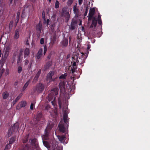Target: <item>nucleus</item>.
<instances>
[{
	"mask_svg": "<svg viewBox=\"0 0 150 150\" xmlns=\"http://www.w3.org/2000/svg\"><path fill=\"white\" fill-rule=\"evenodd\" d=\"M63 115L64 123L60 122L58 127L60 132L65 133L67 131V132L68 133L69 123L67 122L69 121V118L68 119V115L66 110L64 112Z\"/></svg>",
	"mask_w": 150,
	"mask_h": 150,
	"instance_id": "1",
	"label": "nucleus"
},
{
	"mask_svg": "<svg viewBox=\"0 0 150 150\" xmlns=\"http://www.w3.org/2000/svg\"><path fill=\"white\" fill-rule=\"evenodd\" d=\"M95 12V9L94 8H93L90 9L88 19L89 20H91L92 18V23L90 26V28H93V27H96L97 24V20L96 18L93 17Z\"/></svg>",
	"mask_w": 150,
	"mask_h": 150,
	"instance_id": "2",
	"label": "nucleus"
},
{
	"mask_svg": "<svg viewBox=\"0 0 150 150\" xmlns=\"http://www.w3.org/2000/svg\"><path fill=\"white\" fill-rule=\"evenodd\" d=\"M53 127V124L52 123H50L47 125L45 130L44 134L42 136L43 139L47 140L49 137V134L51 129Z\"/></svg>",
	"mask_w": 150,
	"mask_h": 150,
	"instance_id": "3",
	"label": "nucleus"
},
{
	"mask_svg": "<svg viewBox=\"0 0 150 150\" xmlns=\"http://www.w3.org/2000/svg\"><path fill=\"white\" fill-rule=\"evenodd\" d=\"M19 123L17 122L14 124L12 127L10 128L8 131V137H10L12 134L17 132L19 128Z\"/></svg>",
	"mask_w": 150,
	"mask_h": 150,
	"instance_id": "4",
	"label": "nucleus"
},
{
	"mask_svg": "<svg viewBox=\"0 0 150 150\" xmlns=\"http://www.w3.org/2000/svg\"><path fill=\"white\" fill-rule=\"evenodd\" d=\"M77 26V21L76 18H74L71 19V24L69 25L70 31L74 30Z\"/></svg>",
	"mask_w": 150,
	"mask_h": 150,
	"instance_id": "5",
	"label": "nucleus"
},
{
	"mask_svg": "<svg viewBox=\"0 0 150 150\" xmlns=\"http://www.w3.org/2000/svg\"><path fill=\"white\" fill-rule=\"evenodd\" d=\"M62 16L65 18L66 22H68L70 18V15L69 11L67 9L63 8L62 11Z\"/></svg>",
	"mask_w": 150,
	"mask_h": 150,
	"instance_id": "6",
	"label": "nucleus"
},
{
	"mask_svg": "<svg viewBox=\"0 0 150 150\" xmlns=\"http://www.w3.org/2000/svg\"><path fill=\"white\" fill-rule=\"evenodd\" d=\"M45 88L44 85L42 83H39L36 86V90L37 92L39 93H42Z\"/></svg>",
	"mask_w": 150,
	"mask_h": 150,
	"instance_id": "7",
	"label": "nucleus"
},
{
	"mask_svg": "<svg viewBox=\"0 0 150 150\" xmlns=\"http://www.w3.org/2000/svg\"><path fill=\"white\" fill-rule=\"evenodd\" d=\"M42 24L40 22H39V23L36 26V30L37 31V35L39 36H40L41 30H42Z\"/></svg>",
	"mask_w": 150,
	"mask_h": 150,
	"instance_id": "8",
	"label": "nucleus"
},
{
	"mask_svg": "<svg viewBox=\"0 0 150 150\" xmlns=\"http://www.w3.org/2000/svg\"><path fill=\"white\" fill-rule=\"evenodd\" d=\"M68 40L67 38H64L60 43V47L63 48L67 47L68 45Z\"/></svg>",
	"mask_w": 150,
	"mask_h": 150,
	"instance_id": "9",
	"label": "nucleus"
},
{
	"mask_svg": "<svg viewBox=\"0 0 150 150\" xmlns=\"http://www.w3.org/2000/svg\"><path fill=\"white\" fill-rule=\"evenodd\" d=\"M54 72L52 71L49 72L47 74V80L50 81H54V80L52 79V76L54 75Z\"/></svg>",
	"mask_w": 150,
	"mask_h": 150,
	"instance_id": "10",
	"label": "nucleus"
},
{
	"mask_svg": "<svg viewBox=\"0 0 150 150\" xmlns=\"http://www.w3.org/2000/svg\"><path fill=\"white\" fill-rule=\"evenodd\" d=\"M11 50V48L9 46H8L6 48V49L3 53V55H4V58L5 59H6L8 56L9 51Z\"/></svg>",
	"mask_w": 150,
	"mask_h": 150,
	"instance_id": "11",
	"label": "nucleus"
},
{
	"mask_svg": "<svg viewBox=\"0 0 150 150\" xmlns=\"http://www.w3.org/2000/svg\"><path fill=\"white\" fill-rule=\"evenodd\" d=\"M27 103L25 101H23L19 103L16 106V109L17 110H19L22 107H25L26 106Z\"/></svg>",
	"mask_w": 150,
	"mask_h": 150,
	"instance_id": "12",
	"label": "nucleus"
},
{
	"mask_svg": "<svg viewBox=\"0 0 150 150\" xmlns=\"http://www.w3.org/2000/svg\"><path fill=\"white\" fill-rule=\"evenodd\" d=\"M31 143L33 146L35 147V149L38 150L39 149V145L37 142V139H34L32 140H31Z\"/></svg>",
	"mask_w": 150,
	"mask_h": 150,
	"instance_id": "13",
	"label": "nucleus"
},
{
	"mask_svg": "<svg viewBox=\"0 0 150 150\" xmlns=\"http://www.w3.org/2000/svg\"><path fill=\"white\" fill-rule=\"evenodd\" d=\"M43 49L42 48H40L37 53L36 58L38 59H39L42 57V56Z\"/></svg>",
	"mask_w": 150,
	"mask_h": 150,
	"instance_id": "14",
	"label": "nucleus"
},
{
	"mask_svg": "<svg viewBox=\"0 0 150 150\" xmlns=\"http://www.w3.org/2000/svg\"><path fill=\"white\" fill-rule=\"evenodd\" d=\"M30 146L27 144L24 146H22L18 149V150H30Z\"/></svg>",
	"mask_w": 150,
	"mask_h": 150,
	"instance_id": "15",
	"label": "nucleus"
},
{
	"mask_svg": "<svg viewBox=\"0 0 150 150\" xmlns=\"http://www.w3.org/2000/svg\"><path fill=\"white\" fill-rule=\"evenodd\" d=\"M73 11L74 14H75V16L78 17L80 15L79 14V9L77 8V6L76 5H74L73 7Z\"/></svg>",
	"mask_w": 150,
	"mask_h": 150,
	"instance_id": "16",
	"label": "nucleus"
},
{
	"mask_svg": "<svg viewBox=\"0 0 150 150\" xmlns=\"http://www.w3.org/2000/svg\"><path fill=\"white\" fill-rule=\"evenodd\" d=\"M57 137L58 139L61 143H64L66 138L64 135H58Z\"/></svg>",
	"mask_w": 150,
	"mask_h": 150,
	"instance_id": "17",
	"label": "nucleus"
},
{
	"mask_svg": "<svg viewBox=\"0 0 150 150\" xmlns=\"http://www.w3.org/2000/svg\"><path fill=\"white\" fill-rule=\"evenodd\" d=\"M20 32V30L19 29H16L15 31V34L14 35V38L15 40L18 39L19 36L20 34L19 32Z\"/></svg>",
	"mask_w": 150,
	"mask_h": 150,
	"instance_id": "18",
	"label": "nucleus"
},
{
	"mask_svg": "<svg viewBox=\"0 0 150 150\" xmlns=\"http://www.w3.org/2000/svg\"><path fill=\"white\" fill-rule=\"evenodd\" d=\"M30 53V50L28 48H26L24 52V57L25 58L29 57Z\"/></svg>",
	"mask_w": 150,
	"mask_h": 150,
	"instance_id": "19",
	"label": "nucleus"
},
{
	"mask_svg": "<svg viewBox=\"0 0 150 150\" xmlns=\"http://www.w3.org/2000/svg\"><path fill=\"white\" fill-rule=\"evenodd\" d=\"M48 99L49 101H52V100H54V94L52 91L51 92L48 94Z\"/></svg>",
	"mask_w": 150,
	"mask_h": 150,
	"instance_id": "20",
	"label": "nucleus"
},
{
	"mask_svg": "<svg viewBox=\"0 0 150 150\" xmlns=\"http://www.w3.org/2000/svg\"><path fill=\"white\" fill-rule=\"evenodd\" d=\"M52 91L54 94V99H55L56 97H57V95L58 94L59 90L57 88H54L52 89Z\"/></svg>",
	"mask_w": 150,
	"mask_h": 150,
	"instance_id": "21",
	"label": "nucleus"
},
{
	"mask_svg": "<svg viewBox=\"0 0 150 150\" xmlns=\"http://www.w3.org/2000/svg\"><path fill=\"white\" fill-rule=\"evenodd\" d=\"M23 95V94L22 93H20L19 95L18 96L16 99L13 101L12 103V105L13 106L18 101V100L21 98Z\"/></svg>",
	"mask_w": 150,
	"mask_h": 150,
	"instance_id": "22",
	"label": "nucleus"
},
{
	"mask_svg": "<svg viewBox=\"0 0 150 150\" xmlns=\"http://www.w3.org/2000/svg\"><path fill=\"white\" fill-rule=\"evenodd\" d=\"M30 82V80L29 79L25 83L22 89L21 90V92H23L25 90L27 86L29 85Z\"/></svg>",
	"mask_w": 150,
	"mask_h": 150,
	"instance_id": "23",
	"label": "nucleus"
},
{
	"mask_svg": "<svg viewBox=\"0 0 150 150\" xmlns=\"http://www.w3.org/2000/svg\"><path fill=\"white\" fill-rule=\"evenodd\" d=\"M41 74V70L40 69L39 70L38 72H37V74L35 76L33 80L35 81H36L38 80V79Z\"/></svg>",
	"mask_w": 150,
	"mask_h": 150,
	"instance_id": "24",
	"label": "nucleus"
},
{
	"mask_svg": "<svg viewBox=\"0 0 150 150\" xmlns=\"http://www.w3.org/2000/svg\"><path fill=\"white\" fill-rule=\"evenodd\" d=\"M42 117V115L40 112H39L38 113L36 117V120L38 121H39L40 120L41 118Z\"/></svg>",
	"mask_w": 150,
	"mask_h": 150,
	"instance_id": "25",
	"label": "nucleus"
},
{
	"mask_svg": "<svg viewBox=\"0 0 150 150\" xmlns=\"http://www.w3.org/2000/svg\"><path fill=\"white\" fill-rule=\"evenodd\" d=\"M9 93L7 92H4L3 93L2 97L4 99H6L9 96Z\"/></svg>",
	"mask_w": 150,
	"mask_h": 150,
	"instance_id": "26",
	"label": "nucleus"
},
{
	"mask_svg": "<svg viewBox=\"0 0 150 150\" xmlns=\"http://www.w3.org/2000/svg\"><path fill=\"white\" fill-rule=\"evenodd\" d=\"M29 137V134H27L25 136L23 139V143H26L28 141Z\"/></svg>",
	"mask_w": 150,
	"mask_h": 150,
	"instance_id": "27",
	"label": "nucleus"
},
{
	"mask_svg": "<svg viewBox=\"0 0 150 150\" xmlns=\"http://www.w3.org/2000/svg\"><path fill=\"white\" fill-rule=\"evenodd\" d=\"M52 62L51 61H49L46 64L45 66L46 69H48L51 66H52Z\"/></svg>",
	"mask_w": 150,
	"mask_h": 150,
	"instance_id": "28",
	"label": "nucleus"
},
{
	"mask_svg": "<svg viewBox=\"0 0 150 150\" xmlns=\"http://www.w3.org/2000/svg\"><path fill=\"white\" fill-rule=\"evenodd\" d=\"M81 59H82V61L81 62V63H79L80 64H81L82 63H83L85 62V60L86 59L85 58V55L83 53H81Z\"/></svg>",
	"mask_w": 150,
	"mask_h": 150,
	"instance_id": "29",
	"label": "nucleus"
},
{
	"mask_svg": "<svg viewBox=\"0 0 150 150\" xmlns=\"http://www.w3.org/2000/svg\"><path fill=\"white\" fill-rule=\"evenodd\" d=\"M68 74L67 73H65L64 74H62L59 77V79H65L66 77L67 76Z\"/></svg>",
	"mask_w": 150,
	"mask_h": 150,
	"instance_id": "30",
	"label": "nucleus"
},
{
	"mask_svg": "<svg viewBox=\"0 0 150 150\" xmlns=\"http://www.w3.org/2000/svg\"><path fill=\"white\" fill-rule=\"evenodd\" d=\"M43 143L44 146L46 147L47 148H48L49 147V143L47 141L43 140Z\"/></svg>",
	"mask_w": 150,
	"mask_h": 150,
	"instance_id": "31",
	"label": "nucleus"
},
{
	"mask_svg": "<svg viewBox=\"0 0 150 150\" xmlns=\"http://www.w3.org/2000/svg\"><path fill=\"white\" fill-rule=\"evenodd\" d=\"M4 65V64L2 63L1 64V69H0V73L2 74H3V73L5 71V69L3 68V66Z\"/></svg>",
	"mask_w": 150,
	"mask_h": 150,
	"instance_id": "32",
	"label": "nucleus"
},
{
	"mask_svg": "<svg viewBox=\"0 0 150 150\" xmlns=\"http://www.w3.org/2000/svg\"><path fill=\"white\" fill-rule=\"evenodd\" d=\"M74 0H68L67 2V4L68 6H70L72 4Z\"/></svg>",
	"mask_w": 150,
	"mask_h": 150,
	"instance_id": "33",
	"label": "nucleus"
},
{
	"mask_svg": "<svg viewBox=\"0 0 150 150\" xmlns=\"http://www.w3.org/2000/svg\"><path fill=\"white\" fill-rule=\"evenodd\" d=\"M59 1L57 0L56 1L55 5V8H59Z\"/></svg>",
	"mask_w": 150,
	"mask_h": 150,
	"instance_id": "34",
	"label": "nucleus"
},
{
	"mask_svg": "<svg viewBox=\"0 0 150 150\" xmlns=\"http://www.w3.org/2000/svg\"><path fill=\"white\" fill-rule=\"evenodd\" d=\"M15 140L14 137H12L11 138L9 142V144H12L13 142H14Z\"/></svg>",
	"mask_w": 150,
	"mask_h": 150,
	"instance_id": "35",
	"label": "nucleus"
},
{
	"mask_svg": "<svg viewBox=\"0 0 150 150\" xmlns=\"http://www.w3.org/2000/svg\"><path fill=\"white\" fill-rule=\"evenodd\" d=\"M17 70L18 73L20 74L22 71V67L20 66H18L17 68Z\"/></svg>",
	"mask_w": 150,
	"mask_h": 150,
	"instance_id": "36",
	"label": "nucleus"
},
{
	"mask_svg": "<svg viewBox=\"0 0 150 150\" xmlns=\"http://www.w3.org/2000/svg\"><path fill=\"white\" fill-rule=\"evenodd\" d=\"M54 27H55V24H53L51 25L50 28V29H51L52 31V32L54 31Z\"/></svg>",
	"mask_w": 150,
	"mask_h": 150,
	"instance_id": "37",
	"label": "nucleus"
},
{
	"mask_svg": "<svg viewBox=\"0 0 150 150\" xmlns=\"http://www.w3.org/2000/svg\"><path fill=\"white\" fill-rule=\"evenodd\" d=\"M47 50V47L46 45H45L44 46V52L43 54L44 55H45Z\"/></svg>",
	"mask_w": 150,
	"mask_h": 150,
	"instance_id": "38",
	"label": "nucleus"
},
{
	"mask_svg": "<svg viewBox=\"0 0 150 150\" xmlns=\"http://www.w3.org/2000/svg\"><path fill=\"white\" fill-rule=\"evenodd\" d=\"M88 6H86V7L85 11L84 13V16H86L88 12Z\"/></svg>",
	"mask_w": 150,
	"mask_h": 150,
	"instance_id": "39",
	"label": "nucleus"
},
{
	"mask_svg": "<svg viewBox=\"0 0 150 150\" xmlns=\"http://www.w3.org/2000/svg\"><path fill=\"white\" fill-rule=\"evenodd\" d=\"M28 8V7H25L24 8V10L23 11L22 15V17L23 16H24L25 15V10L27 9Z\"/></svg>",
	"mask_w": 150,
	"mask_h": 150,
	"instance_id": "40",
	"label": "nucleus"
},
{
	"mask_svg": "<svg viewBox=\"0 0 150 150\" xmlns=\"http://www.w3.org/2000/svg\"><path fill=\"white\" fill-rule=\"evenodd\" d=\"M19 18H20L19 16H16V25H17L18 23V22L19 21Z\"/></svg>",
	"mask_w": 150,
	"mask_h": 150,
	"instance_id": "41",
	"label": "nucleus"
},
{
	"mask_svg": "<svg viewBox=\"0 0 150 150\" xmlns=\"http://www.w3.org/2000/svg\"><path fill=\"white\" fill-rule=\"evenodd\" d=\"M44 39L43 38H42L40 40V43L42 45L44 44Z\"/></svg>",
	"mask_w": 150,
	"mask_h": 150,
	"instance_id": "42",
	"label": "nucleus"
},
{
	"mask_svg": "<svg viewBox=\"0 0 150 150\" xmlns=\"http://www.w3.org/2000/svg\"><path fill=\"white\" fill-rule=\"evenodd\" d=\"M56 39H57L56 35V33H55V34L54 35L53 37L52 40L54 42V41H56Z\"/></svg>",
	"mask_w": 150,
	"mask_h": 150,
	"instance_id": "43",
	"label": "nucleus"
},
{
	"mask_svg": "<svg viewBox=\"0 0 150 150\" xmlns=\"http://www.w3.org/2000/svg\"><path fill=\"white\" fill-rule=\"evenodd\" d=\"M13 21H11L9 24V28H12L13 26Z\"/></svg>",
	"mask_w": 150,
	"mask_h": 150,
	"instance_id": "44",
	"label": "nucleus"
},
{
	"mask_svg": "<svg viewBox=\"0 0 150 150\" xmlns=\"http://www.w3.org/2000/svg\"><path fill=\"white\" fill-rule=\"evenodd\" d=\"M58 104L59 105V108H61V105H62V103L61 101H60L59 98H58Z\"/></svg>",
	"mask_w": 150,
	"mask_h": 150,
	"instance_id": "45",
	"label": "nucleus"
},
{
	"mask_svg": "<svg viewBox=\"0 0 150 150\" xmlns=\"http://www.w3.org/2000/svg\"><path fill=\"white\" fill-rule=\"evenodd\" d=\"M34 106V105L33 103H32L31 104V105L30 106V109L31 110H32L33 109Z\"/></svg>",
	"mask_w": 150,
	"mask_h": 150,
	"instance_id": "46",
	"label": "nucleus"
},
{
	"mask_svg": "<svg viewBox=\"0 0 150 150\" xmlns=\"http://www.w3.org/2000/svg\"><path fill=\"white\" fill-rule=\"evenodd\" d=\"M29 62V61L27 59H26L25 60V65H27L28 64V63Z\"/></svg>",
	"mask_w": 150,
	"mask_h": 150,
	"instance_id": "47",
	"label": "nucleus"
},
{
	"mask_svg": "<svg viewBox=\"0 0 150 150\" xmlns=\"http://www.w3.org/2000/svg\"><path fill=\"white\" fill-rule=\"evenodd\" d=\"M77 68L76 67H73V68L71 69L72 73L73 74L75 71V69Z\"/></svg>",
	"mask_w": 150,
	"mask_h": 150,
	"instance_id": "48",
	"label": "nucleus"
},
{
	"mask_svg": "<svg viewBox=\"0 0 150 150\" xmlns=\"http://www.w3.org/2000/svg\"><path fill=\"white\" fill-rule=\"evenodd\" d=\"M45 13L43 11L42 13V17L43 19H45Z\"/></svg>",
	"mask_w": 150,
	"mask_h": 150,
	"instance_id": "49",
	"label": "nucleus"
},
{
	"mask_svg": "<svg viewBox=\"0 0 150 150\" xmlns=\"http://www.w3.org/2000/svg\"><path fill=\"white\" fill-rule=\"evenodd\" d=\"M10 148L11 146L9 144H7L5 147V148L7 149H10Z\"/></svg>",
	"mask_w": 150,
	"mask_h": 150,
	"instance_id": "50",
	"label": "nucleus"
},
{
	"mask_svg": "<svg viewBox=\"0 0 150 150\" xmlns=\"http://www.w3.org/2000/svg\"><path fill=\"white\" fill-rule=\"evenodd\" d=\"M98 23L99 25H102V21L101 20H98Z\"/></svg>",
	"mask_w": 150,
	"mask_h": 150,
	"instance_id": "51",
	"label": "nucleus"
},
{
	"mask_svg": "<svg viewBox=\"0 0 150 150\" xmlns=\"http://www.w3.org/2000/svg\"><path fill=\"white\" fill-rule=\"evenodd\" d=\"M50 108V106L49 105H48L45 108L46 110H48Z\"/></svg>",
	"mask_w": 150,
	"mask_h": 150,
	"instance_id": "52",
	"label": "nucleus"
},
{
	"mask_svg": "<svg viewBox=\"0 0 150 150\" xmlns=\"http://www.w3.org/2000/svg\"><path fill=\"white\" fill-rule=\"evenodd\" d=\"M83 2V0H79V4L80 5L82 4Z\"/></svg>",
	"mask_w": 150,
	"mask_h": 150,
	"instance_id": "53",
	"label": "nucleus"
},
{
	"mask_svg": "<svg viewBox=\"0 0 150 150\" xmlns=\"http://www.w3.org/2000/svg\"><path fill=\"white\" fill-rule=\"evenodd\" d=\"M73 66L74 67L76 66V63L75 62H74L72 64Z\"/></svg>",
	"mask_w": 150,
	"mask_h": 150,
	"instance_id": "54",
	"label": "nucleus"
},
{
	"mask_svg": "<svg viewBox=\"0 0 150 150\" xmlns=\"http://www.w3.org/2000/svg\"><path fill=\"white\" fill-rule=\"evenodd\" d=\"M32 64V62H30L28 65V68H30L31 67V65Z\"/></svg>",
	"mask_w": 150,
	"mask_h": 150,
	"instance_id": "55",
	"label": "nucleus"
},
{
	"mask_svg": "<svg viewBox=\"0 0 150 150\" xmlns=\"http://www.w3.org/2000/svg\"><path fill=\"white\" fill-rule=\"evenodd\" d=\"M20 14V12L19 11L17 12V16H19Z\"/></svg>",
	"mask_w": 150,
	"mask_h": 150,
	"instance_id": "56",
	"label": "nucleus"
},
{
	"mask_svg": "<svg viewBox=\"0 0 150 150\" xmlns=\"http://www.w3.org/2000/svg\"><path fill=\"white\" fill-rule=\"evenodd\" d=\"M20 57H18V59L17 60V63H19V61H20Z\"/></svg>",
	"mask_w": 150,
	"mask_h": 150,
	"instance_id": "57",
	"label": "nucleus"
},
{
	"mask_svg": "<svg viewBox=\"0 0 150 150\" xmlns=\"http://www.w3.org/2000/svg\"><path fill=\"white\" fill-rule=\"evenodd\" d=\"M98 20H101V17H100V16L99 15H98Z\"/></svg>",
	"mask_w": 150,
	"mask_h": 150,
	"instance_id": "58",
	"label": "nucleus"
},
{
	"mask_svg": "<svg viewBox=\"0 0 150 150\" xmlns=\"http://www.w3.org/2000/svg\"><path fill=\"white\" fill-rule=\"evenodd\" d=\"M26 44L27 45H29V43L28 42V40H27L26 41Z\"/></svg>",
	"mask_w": 150,
	"mask_h": 150,
	"instance_id": "59",
	"label": "nucleus"
},
{
	"mask_svg": "<svg viewBox=\"0 0 150 150\" xmlns=\"http://www.w3.org/2000/svg\"><path fill=\"white\" fill-rule=\"evenodd\" d=\"M50 22V20L49 19H47V24H48V23H49Z\"/></svg>",
	"mask_w": 150,
	"mask_h": 150,
	"instance_id": "60",
	"label": "nucleus"
},
{
	"mask_svg": "<svg viewBox=\"0 0 150 150\" xmlns=\"http://www.w3.org/2000/svg\"><path fill=\"white\" fill-rule=\"evenodd\" d=\"M19 0H14V2L15 4H16Z\"/></svg>",
	"mask_w": 150,
	"mask_h": 150,
	"instance_id": "61",
	"label": "nucleus"
},
{
	"mask_svg": "<svg viewBox=\"0 0 150 150\" xmlns=\"http://www.w3.org/2000/svg\"><path fill=\"white\" fill-rule=\"evenodd\" d=\"M21 54H22V52H20L19 54V55L18 57H20L21 56Z\"/></svg>",
	"mask_w": 150,
	"mask_h": 150,
	"instance_id": "62",
	"label": "nucleus"
},
{
	"mask_svg": "<svg viewBox=\"0 0 150 150\" xmlns=\"http://www.w3.org/2000/svg\"><path fill=\"white\" fill-rule=\"evenodd\" d=\"M51 57V55H49L47 56V58L49 59H50V58Z\"/></svg>",
	"mask_w": 150,
	"mask_h": 150,
	"instance_id": "63",
	"label": "nucleus"
},
{
	"mask_svg": "<svg viewBox=\"0 0 150 150\" xmlns=\"http://www.w3.org/2000/svg\"><path fill=\"white\" fill-rule=\"evenodd\" d=\"M13 0H9L10 4H12Z\"/></svg>",
	"mask_w": 150,
	"mask_h": 150,
	"instance_id": "64",
	"label": "nucleus"
}]
</instances>
